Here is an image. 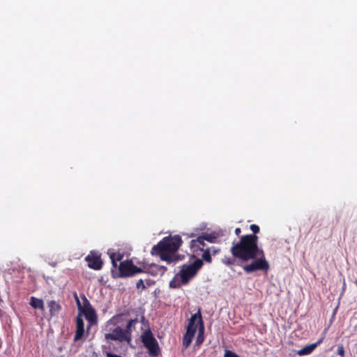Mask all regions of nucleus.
<instances>
[{"label": "nucleus", "mask_w": 357, "mask_h": 357, "mask_svg": "<svg viewBox=\"0 0 357 357\" xmlns=\"http://www.w3.org/2000/svg\"><path fill=\"white\" fill-rule=\"evenodd\" d=\"M231 255L242 261L252 260L250 264L243 266L246 273L261 271L265 273L270 269L264 252L258 247V236L254 234H246L241 236L237 242H233L230 248Z\"/></svg>", "instance_id": "1"}, {"label": "nucleus", "mask_w": 357, "mask_h": 357, "mask_svg": "<svg viewBox=\"0 0 357 357\" xmlns=\"http://www.w3.org/2000/svg\"><path fill=\"white\" fill-rule=\"evenodd\" d=\"M137 322V318L126 320L123 314L112 317L108 323L114 325L115 327L111 330L110 333L105 334V340L121 343L126 342L130 344L132 342V328Z\"/></svg>", "instance_id": "2"}, {"label": "nucleus", "mask_w": 357, "mask_h": 357, "mask_svg": "<svg viewBox=\"0 0 357 357\" xmlns=\"http://www.w3.org/2000/svg\"><path fill=\"white\" fill-rule=\"evenodd\" d=\"M182 242L179 235L165 237L152 248L151 253L152 255L159 256L162 261L173 262L176 260L174 255L178 251Z\"/></svg>", "instance_id": "3"}, {"label": "nucleus", "mask_w": 357, "mask_h": 357, "mask_svg": "<svg viewBox=\"0 0 357 357\" xmlns=\"http://www.w3.org/2000/svg\"><path fill=\"white\" fill-rule=\"evenodd\" d=\"M203 264L202 259H197L192 264L183 265L178 273L181 278V282L183 284H188L190 280L197 275Z\"/></svg>", "instance_id": "4"}, {"label": "nucleus", "mask_w": 357, "mask_h": 357, "mask_svg": "<svg viewBox=\"0 0 357 357\" xmlns=\"http://www.w3.org/2000/svg\"><path fill=\"white\" fill-rule=\"evenodd\" d=\"M199 315L200 310H199L197 313L192 314L188 320L186 332L183 335L182 341L183 350L186 349L190 346L195 337V333L197 330V325H196V322L197 317H199Z\"/></svg>", "instance_id": "5"}, {"label": "nucleus", "mask_w": 357, "mask_h": 357, "mask_svg": "<svg viewBox=\"0 0 357 357\" xmlns=\"http://www.w3.org/2000/svg\"><path fill=\"white\" fill-rule=\"evenodd\" d=\"M142 268L133 264L131 260L121 261L119 266V278H128L134 276L137 273H142Z\"/></svg>", "instance_id": "6"}, {"label": "nucleus", "mask_w": 357, "mask_h": 357, "mask_svg": "<svg viewBox=\"0 0 357 357\" xmlns=\"http://www.w3.org/2000/svg\"><path fill=\"white\" fill-rule=\"evenodd\" d=\"M144 347L149 350L151 356H158L160 349L156 339L153 337L150 331L145 332L142 337Z\"/></svg>", "instance_id": "7"}, {"label": "nucleus", "mask_w": 357, "mask_h": 357, "mask_svg": "<svg viewBox=\"0 0 357 357\" xmlns=\"http://www.w3.org/2000/svg\"><path fill=\"white\" fill-rule=\"evenodd\" d=\"M85 260L88 262V266L91 269L99 271L102 267L103 262L100 254L97 251H91L85 257Z\"/></svg>", "instance_id": "8"}, {"label": "nucleus", "mask_w": 357, "mask_h": 357, "mask_svg": "<svg viewBox=\"0 0 357 357\" xmlns=\"http://www.w3.org/2000/svg\"><path fill=\"white\" fill-rule=\"evenodd\" d=\"M215 236L211 234H206L202 236H199L196 239H192L190 241V247L191 248L194 249V251L195 249L204 250V247L206 246L204 241H207L210 243H215Z\"/></svg>", "instance_id": "9"}, {"label": "nucleus", "mask_w": 357, "mask_h": 357, "mask_svg": "<svg viewBox=\"0 0 357 357\" xmlns=\"http://www.w3.org/2000/svg\"><path fill=\"white\" fill-rule=\"evenodd\" d=\"M142 273H148L152 276H162L167 271V268L163 266L152 264L142 268Z\"/></svg>", "instance_id": "10"}, {"label": "nucleus", "mask_w": 357, "mask_h": 357, "mask_svg": "<svg viewBox=\"0 0 357 357\" xmlns=\"http://www.w3.org/2000/svg\"><path fill=\"white\" fill-rule=\"evenodd\" d=\"M327 329L324 330V334L321 335V337L315 343L309 344L303 347V349L298 350L296 351V354L298 356H306L310 354L321 343L323 342L324 340L325 339V334L326 333Z\"/></svg>", "instance_id": "11"}, {"label": "nucleus", "mask_w": 357, "mask_h": 357, "mask_svg": "<svg viewBox=\"0 0 357 357\" xmlns=\"http://www.w3.org/2000/svg\"><path fill=\"white\" fill-rule=\"evenodd\" d=\"M197 328H198V335L196 338L195 342V346L199 347L203 342L204 341V323L202 317V314L200 313V315L199 317H197Z\"/></svg>", "instance_id": "12"}, {"label": "nucleus", "mask_w": 357, "mask_h": 357, "mask_svg": "<svg viewBox=\"0 0 357 357\" xmlns=\"http://www.w3.org/2000/svg\"><path fill=\"white\" fill-rule=\"evenodd\" d=\"M86 302L88 306H86V308L83 310V312L84 314L85 318L90 323V324H95L97 322V315L95 310L91 307L89 301L86 298Z\"/></svg>", "instance_id": "13"}, {"label": "nucleus", "mask_w": 357, "mask_h": 357, "mask_svg": "<svg viewBox=\"0 0 357 357\" xmlns=\"http://www.w3.org/2000/svg\"><path fill=\"white\" fill-rule=\"evenodd\" d=\"M84 333V323L81 315H78L76 318V332L74 337L75 341L80 340Z\"/></svg>", "instance_id": "14"}, {"label": "nucleus", "mask_w": 357, "mask_h": 357, "mask_svg": "<svg viewBox=\"0 0 357 357\" xmlns=\"http://www.w3.org/2000/svg\"><path fill=\"white\" fill-rule=\"evenodd\" d=\"M47 305L50 308V314L51 317L57 315L61 310V305L54 301L48 302Z\"/></svg>", "instance_id": "15"}, {"label": "nucleus", "mask_w": 357, "mask_h": 357, "mask_svg": "<svg viewBox=\"0 0 357 357\" xmlns=\"http://www.w3.org/2000/svg\"><path fill=\"white\" fill-rule=\"evenodd\" d=\"M30 305L34 309H39L41 310H44L45 309L43 301L33 296L31 297Z\"/></svg>", "instance_id": "16"}, {"label": "nucleus", "mask_w": 357, "mask_h": 357, "mask_svg": "<svg viewBox=\"0 0 357 357\" xmlns=\"http://www.w3.org/2000/svg\"><path fill=\"white\" fill-rule=\"evenodd\" d=\"M179 273H176L173 279L169 282V287L174 289H178L183 284L181 282V278H180Z\"/></svg>", "instance_id": "17"}, {"label": "nucleus", "mask_w": 357, "mask_h": 357, "mask_svg": "<svg viewBox=\"0 0 357 357\" xmlns=\"http://www.w3.org/2000/svg\"><path fill=\"white\" fill-rule=\"evenodd\" d=\"M123 258V255L120 253H112L110 255V259L112 261V266L114 268L117 267V262L121 261Z\"/></svg>", "instance_id": "18"}, {"label": "nucleus", "mask_w": 357, "mask_h": 357, "mask_svg": "<svg viewBox=\"0 0 357 357\" xmlns=\"http://www.w3.org/2000/svg\"><path fill=\"white\" fill-rule=\"evenodd\" d=\"M201 250L204 252L202 256V259L206 262L211 263L212 261L211 249H207L204 247V250Z\"/></svg>", "instance_id": "19"}, {"label": "nucleus", "mask_w": 357, "mask_h": 357, "mask_svg": "<svg viewBox=\"0 0 357 357\" xmlns=\"http://www.w3.org/2000/svg\"><path fill=\"white\" fill-rule=\"evenodd\" d=\"M236 259L237 258L234 257L233 255L232 257H225L222 259V262L227 266H231L236 263Z\"/></svg>", "instance_id": "20"}, {"label": "nucleus", "mask_w": 357, "mask_h": 357, "mask_svg": "<svg viewBox=\"0 0 357 357\" xmlns=\"http://www.w3.org/2000/svg\"><path fill=\"white\" fill-rule=\"evenodd\" d=\"M250 230L253 232L252 234L256 235L259 232V227L257 225L252 224L250 226Z\"/></svg>", "instance_id": "21"}, {"label": "nucleus", "mask_w": 357, "mask_h": 357, "mask_svg": "<svg viewBox=\"0 0 357 357\" xmlns=\"http://www.w3.org/2000/svg\"><path fill=\"white\" fill-rule=\"evenodd\" d=\"M224 357H239L236 353L230 350H225Z\"/></svg>", "instance_id": "22"}, {"label": "nucleus", "mask_w": 357, "mask_h": 357, "mask_svg": "<svg viewBox=\"0 0 357 357\" xmlns=\"http://www.w3.org/2000/svg\"><path fill=\"white\" fill-rule=\"evenodd\" d=\"M136 287L137 289H144L146 288V286L144 285V280L142 279H140L137 281V284H136Z\"/></svg>", "instance_id": "23"}, {"label": "nucleus", "mask_w": 357, "mask_h": 357, "mask_svg": "<svg viewBox=\"0 0 357 357\" xmlns=\"http://www.w3.org/2000/svg\"><path fill=\"white\" fill-rule=\"evenodd\" d=\"M337 352L341 357H344V349L342 345L338 346Z\"/></svg>", "instance_id": "24"}, {"label": "nucleus", "mask_w": 357, "mask_h": 357, "mask_svg": "<svg viewBox=\"0 0 357 357\" xmlns=\"http://www.w3.org/2000/svg\"><path fill=\"white\" fill-rule=\"evenodd\" d=\"M207 249H211V255H215L216 254H218L219 252H220V249L219 248H217L214 246H212L211 248H206Z\"/></svg>", "instance_id": "25"}, {"label": "nucleus", "mask_w": 357, "mask_h": 357, "mask_svg": "<svg viewBox=\"0 0 357 357\" xmlns=\"http://www.w3.org/2000/svg\"><path fill=\"white\" fill-rule=\"evenodd\" d=\"M106 357H121V356L119 355L115 354L107 353Z\"/></svg>", "instance_id": "26"}, {"label": "nucleus", "mask_w": 357, "mask_h": 357, "mask_svg": "<svg viewBox=\"0 0 357 357\" xmlns=\"http://www.w3.org/2000/svg\"><path fill=\"white\" fill-rule=\"evenodd\" d=\"M234 232H235V234H236V236H239V235L241 234V228H239V227L236 228V229H235V231H234Z\"/></svg>", "instance_id": "27"}, {"label": "nucleus", "mask_w": 357, "mask_h": 357, "mask_svg": "<svg viewBox=\"0 0 357 357\" xmlns=\"http://www.w3.org/2000/svg\"><path fill=\"white\" fill-rule=\"evenodd\" d=\"M75 299L77 301V303L79 308L83 310L82 306H81L80 302H79V301L78 299V297H77V294H75Z\"/></svg>", "instance_id": "28"}, {"label": "nucleus", "mask_w": 357, "mask_h": 357, "mask_svg": "<svg viewBox=\"0 0 357 357\" xmlns=\"http://www.w3.org/2000/svg\"><path fill=\"white\" fill-rule=\"evenodd\" d=\"M146 281L147 285L151 286L152 284L151 281L150 280H146Z\"/></svg>", "instance_id": "29"}]
</instances>
